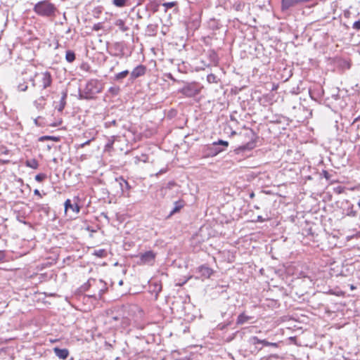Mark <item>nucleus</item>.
I'll return each mask as SVG.
<instances>
[{
	"instance_id": "obj_30",
	"label": "nucleus",
	"mask_w": 360,
	"mask_h": 360,
	"mask_svg": "<svg viewBox=\"0 0 360 360\" xmlns=\"http://www.w3.org/2000/svg\"><path fill=\"white\" fill-rule=\"evenodd\" d=\"M93 140H94V138H93V139H90V140H88V141H86V142H84V143H82V144L79 146V147H81V148H84L85 146L90 144V143H91Z\"/></svg>"
},
{
	"instance_id": "obj_37",
	"label": "nucleus",
	"mask_w": 360,
	"mask_h": 360,
	"mask_svg": "<svg viewBox=\"0 0 360 360\" xmlns=\"http://www.w3.org/2000/svg\"><path fill=\"white\" fill-rule=\"evenodd\" d=\"M58 339H50V340H49V342H50L51 343H55V342H58Z\"/></svg>"
},
{
	"instance_id": "obj_5",
	"label": "nucleus",
	"mask_w": 360,
	"mask_h": 360,
	"mask_svg": "<svg viewBox=\"0 0 360 360\" xmlns=\"http://www.w3.org/2000/svg\"><path fill=\"white\" fill-rule=\"evenodd\" d=\"M139 264H150L152 265L155 259L156 253L153 250L146 251L139 255Z\"/></svg>"
},
{
	"instance_id": "obj_18",
	"label": "nucleus",
	"mask_w": 360,
	"mask_h": 360,
	"mask_svg": "<svg viewBox=\"0 0 360 360\" xmlns=\"http://www.w3.org/2000/svg\"><path fill=\"white\" fill-rule=\"evenodd\" d=\"M94 255L99 258H103L107 256V252L104 249H100L98 250H95Z\"/></svg>"
},
{
	"instance_id": "obj_31",
	"label": "nucleus",
	"mask_w": 360,
	"mask_h": 360,
	"mask_svg": "<svg viewBox=\"0 0 360 360\" xmlns=\"http://www.w3.org/2000/svg\"><path fill=\"white\" fill-rule=\"evenodd\" d=\"M5 253L4 251H1L0 250V262L4 261V258H5Z\"/></svg>"
},
{
	"instance_id": "obj_3",
	"label": "nucleus",
	"mask_w": 360,
	"mask_h": 360,
	"mask_svg": "<svg viewBox=\"0 0 360 360\" xmlns=\"http://www.w3.org/2000/svg\"><path fill=\"white\" fill-rule=\"evenodd\" d=\"M32 82L33 86L40 90H44L51 86L53 78L51 72L49 71H43L36 72Z\"/></svg>"
},
{
	"instance_id": "obj_4",
	"label": "nucleus",
	"mask_w": 360,
	"mask_h": 360,
	"mask_svg": "<svg viewBox=\"0 0 360 360\" xmlns=\"http://www.w3.org/2000/svg\"><path fill=\"white\" fill-rule=\"evenodd\" d=\"M202 89L203 86L200 83L193 82L186 84L179 91L186 97H194L199 94Z\"/></svg>"
},
{
	"instance_id": "obj_44",
	"label": "nucleus",
	"mask_w": 360,
	"mask_h": 360,
	"mask_svg": "<svg viewBox=\"0 0 360 360\" xmlns=\"http://www.w3.org/2000/svg\"><path fill=\"white\" fill-rule=\"evenodd\" d=\"M221 150H219V151L216 152V153H215V154H218V153H219V152H221Z\"/></svg>"
},
{
	"instance_id": "obj_28",
	"label": "nucleus",
	"mask_w": 360,
	"mask_h": 360,
	"mask_svg": "<svg viewBox=\"0 0 360 360\" xmlns=\"http://www.w3.org/2000/svg\"><path fill=\"white\" fill-rule=\"evenodd\" d=\"M261 341L262 340L259 339L256 336H254V337H252L251 338V342L253 344V345H257V344H261Z\"/></svg>"
},
{
	"instance_id": "obj_22",
	"label": "nucleus",
	"mask_w": 360,
	"mask_h": 360,
	"mask_svg": "<svg viewBox=\"0 0 360 360\" xmlns=\"http://www.w3.org/2000/svg\"><path fill=\"white\" fill-rule=\"evenodd\" d=\"M27 84L25 81H23L22 83H19L18 85V89L20 91H25L27 89Z\"/></svg>"
},
{
	"instance_id": "obj_38",
	"label": "nucleus",
	"mask_w": 360,
	"mask_h": 360,
	"mask_svg": "<svg viewBox=\"0 0 360 360\" xmlns=\"http://www.w3.org/2000/svg\"><path fill=\"white\" fill-rule=\"evenodd\" d=\"M94 83H96V81H91L88 83L87 86L92 85Z\"/></svg>"
},
{
	"instance_id": "obj_35",
	"label": "nucleus",
	"mask_w": 360,
	"mask_h": 360,
	"mask_svg": "<svg viewBox=\"0 0 360 360\" xmlns=\"http://www.w3.org/2000/svg\"><path fill=\"white\" fill-rule=\"evenodd\" d=\"M278 88V84H275L273 85V87H272V91H276Z\"/></svg>"
},
{
	"instance_id": "obj_19",
	"label": "nucleus",
	"mask_w": 360,
	"mask_h": 360,
	"mask_svg": "<svg viewBox=\"0 0 360 360\" xmlns=\"http://www.w3.org/2000/svg\"><path fill=\"white\" fill-rule=\"evenodd\" d=\"M114 141L110 140L105 146L104 151L110 153L113 150Z\"/></svg>"
},
{
	"instance_id": "obj_20",
	"label": "nucleus",
	"mask_w": 360,
	"mask_h": 360,
	"mask_svg": "<svg viewBox=\"0 0 360 360\" xmlns=\"http://www.w3.org/2000/svg\"><path fill=\"white\" fill-rule=\"evenodd\" d=\"M127 0H112L113 4L117 7H124L127 5Z\"/></svg>"
},
{
	"instance_id": "obj_15",
	"label": "nucleus",
	"mask_w": 360,
	"mask_h": 360,
	"mask_svg": "<svg viewBox=\"0 0 360 360\" xmlns=\"http://www.w3.org/2000/svg\"><path fill=\"white\" fill-rule=\"evenodd\" d=\"M131 325V320L129 317H122L121 319V327L123 329L128 328Z\"/></svg>"
},
{
	"instance_id": "obj_2",
	"label": "nucleus",
	"mask_w": 360,
	"mask_h": 360,
	"mask_svg": "<svg viewBox=\"0 0 360 360\" xmlns=\"http://www.w3.org/2000/svg\"><path fill=\"white\" fill-rule=\"evenodd\" d=\"M33 11L39 16L50 18L56 15L57 8L49 0H41L34 6Z\"/></svg>"
},
{
	"instance_id": "obj_8",
	"label": "nucleus",
	"mask_w": 360,
	"mask_h": 360,
	"mask_svg": "<svg viewBox=\"0 0 360 360\" xmlns=\"http://www.w3.org/2000/svg\"><path fill=\"white\" fill-rule=\"evenodd\" d=\"M198 271L201 275L207 278H209L214 273V271L206 265H201L198 267Z\"/></svg>"
},
{
	"instance_id": "obj_24",
	"label": "nucleus",
	"mask_w": 360,
	"mask_h": 360,
	"mask_svg": "<svg viewBox=\"0 0 360 360\" xmlns=\"http://www.w3.org/2000/svg\"><path fill=\"white\" fill-rule=\"evenodd\" d=\"M176 5V1L167 2V3L162 4V6H164L166 8V10L174 7Z\"/></svg>"
},
{
	"instance_id": "obj_13",
	"label": "nucleus",
	"mask_w": 360,
	"mask_h": 360,
	"mask_svg": "<svg viewBox=\"0 0 360 360\" xmlns=\"http://www.w3.org/2000/svg\"><path fill=\"white\" fill-rule=\"evenodd\" d=\"M25 164L27 167L34 169H37L39 167V162L34 158L26 160Z\"/></svg>"
},
{
	"instance_id": "obj_23",
	"label": "nucleus",
	"mask_w": 360,
	"mask_h": 360,
	"mask_svg": "<svg viewBox=\"0 0 360 360\" xmlns=\"http://www.w3.org/2000/svg\"><path fill=\"white\" fill-rule=\"evenodd\" d=\"M65 98H66V94H65L61 100H60V106L59 108H58V111L61 112L63 111V110L64 109L65 106V104H66V101H65Z\"/></svg>"
},
{
	"instance_id": "obj_32",
	"label": "nucleus",
	"mask_w": 360,
	"mask_h": 360,
	"mask_svg": "<svg viewBox=\"0 0 360 360\" xmlns=\"http://www.w3.org/2000/svg\"><path fill=\"white\" fill-rule=\"evenodd\" d=\"M261 344H262L264 346H269L270 345V342H268L266 340H262Z\"/></svg>"
},
{
	"instance_id": "obj_14",
	"label": "nucleus",
	"mask_w": 360,
	"mask_h": 360,
	"mask_svg": "<svg viewBox=\"0 0 360 360\" xmlns=\"http://www.w3.org/2000/svg\"><path fill=\"white\" fill-rule=\"evenodd\" d=\"M115 24L122 32H126L128 30V27L125 25L124 20H123L122 19L117 20L116 22H115Z\"/></svg>"
},
{
	"instance_id": "obj_33",
	"label": "nucleus",
	"mask_w": 360,
	"mask_h": 360,
	"mask_svg": "<svg viewBox=\"0 0 360 360\" xmlns=\"http://www.w3.org/2000/svg\"><path fill=\"white\" fill-rule=\"evenodd\" d=\"M34 193L35 195H38L39 198H42V195H41V194L40 193V192H39V191L38 189H35V190L34 191Z\"/></svg>"
},
{
	"instance_id": "obj_40",
	"label": "nucleus",
	"mask_w": 360,
	"mask_h": 360,
	"mask_svg": "<svg viewBox=\"0 0 360 360\" xmlns=\"http://www.w3.org/2000/svg\"><path fill=\"white\" fill-rule=\"evenodd\" d=\"M8 162H9L8 160L3 161V160H0V163H2V164L8 163Z\"/></svg>"
},
{
	"instance_id": "obj_6",
	"label": "nucleus",
	"mask_w": 360,
	"mask_h": 360,
	"mask_svg": "<svg viewBox=\"0 0 360 360\" xmlns=\"http://www.w3.org/2000/svg\"><path fill=\"white\" fill-rule=\"evenodd\" d=\"M146 67L143 65H139L135 67L131 72L130 76L132 79L143 76L146 72Z\"/></svg>"
},
{
	"instance_id": "obj_42",
	"label": "nucleus",
	"mask_w": 360,
	"mask_h": 360,
	"mask_svg": "<svg viewBox=\"0 0 360 360\" xmlns=\"http://www.w3.org/2000/svg\"><path fill=\"white\" fill-rule=\"evenodd\" d=\"M124 183H125L126 186H127V187H129V183H128L127 181H125V180H124Z\"/></svg>"
},
{
	"instance_id": "obj_25",
	"label": "nucleus",
	"mask_w": 360,
	"mask_h": 360,
	"mask_svg": "<svg viewBox=\"0 0 360 360\" xmlns=\"http://www.w3.org/2000/svg\"><path fill=\"white\" fill-rule=\"evenodd\" d=\"M217 77L214 74H210L207 77V80L209 83H216L217 82Z\"/></svg>"
},
{
	"instance_id": "obj_1",
	"label": "nucleus",
	"mask_w": 360,
	"mask_h": 360,
	"mask_svg": "<svg viewBox=\"0 0 360 360\" xmlns=\"http://www.w3.org/2000/svg\"><path fill=\"white\" fill-rule=\"evenodd\" d=\"M238 138L240 145L236 149L238 153L252 150L257 146L258 136L250 128L245 127L238 133Z\"/></svg>"
},
{
	"instance_id": "obj_36",
	"label": "nucleus",
	"mask_w": 360,
	"mask_h": 360,
	"mask_svg": "<svg viewBox=\"0 0 360 360\" xmlns=\"http://www.w3.org/2000/svg\"><path fill=\"white\" fill-rule=\"evenodd\" d=\"M264 221V219L262 218V216H258V217H257V221H261V222H262V221Z\"/></svg>"
},
{
	"instance_id": "obj_39",
	"label": "nucleus",
	"mask_w": 360,
	"mask_h": 360,
	"mask_svg": "<svg viewBox=\"0 0 360 360\" xmlns=\"http://www.w3.org/2000/svg\"><path fill=\"white\" fill-rule=\"evenodd\" d=\"M290 340L293 342H295L296 341V337H290Z\"/></svg>"
},
{
	"instance_id": "obj_26",
	"label": "nucleus",
	"mask_w": 360,
	"mask_h": 360,
	"mask_svg": "<svg viewBox=\"0 0 360 360\" xmlns=\"http://www.w3.org/2000/svg\"><path fill=\"white\" fill-rule=\"evenodd\" d=\"M103 27L102 22H98L96 24H94L93 26V30L95 31H98L100 30H102Z\"/></svg>"
},
{
	"instance_id": "obj_34",
	"label": "nucleus",
	"mask_w": 360,
	"mask_h": 360,
	"mask_svg": "<svg viewBox=\"0 0 360 360\" xmlns=\"http://www.w3.org/2000/svg\"><path fill=\"white\" fill-rule=\"evenodd\" d=\"M269 346H271V347L277 348V347H279V344L278 342H270V345Z\"/></svg>"
},
{
	"instance_id": "obj_11",
	"label": "nucleus",
	"mask_w": 360,
	"mask_h": 360,
	"mask_svg": "<svg viewBox=\"0 0 360 360\" xmlns=\"http://www.w3.org/2000/svg\"><path fill=\"white\" fill-rule=\"evenodd\" d=\"M351 67V59L350 58H341L339 59V69L348 70Z\"/></svg>"
},
{
	"instance_id": "obj_29",
	"label": "nucleus",
	"mask_w": 360,
	"mask_h": 360,
	"mask_svg": "<svg viewBox=\"0 0 360 360\" xmlns=\"http://www.w3.org/2000/svg\"><path fill=\"white\" fill-rule=\"evenodd\" d=\"M352 28L356 30H360V20L354 22Z\"/></svg>"
},
{
	"instance_id": "obj_41",
	"label": "nucleus",
	"mask_w": 360,
	"mask_h": 360,
	"mask_svg": "<svg viewBox=\"0 0 360 360\" xmlns=\"http://www.w3.org/2000/svg\"><path fill=\"white\" fill-rule=\"evenodd\" d=\"M46 139L53 140V138H52L51 136H46Z\"/></svg>"
},
{
	"instance_id": "obj_21",
	"label": "nucleus",
	"mask_w": 360,
	"mask_h": 360,
	"mask_svg": "<svg viewBox=\"0 0 360 360\" xmlns=\"http://www.w3.org/2000/svg\"><path fill=\"white\" fill-rule=\"evenodd\" d=\"M34 179L38 182H42L46 179V174L44 173L38 174L35 176Z\"/></svg>"
},
{
	"instance_id": "obj_7",
	"label": "nucleus",
	"mask_w": 360,
	"mask_h": 360,
	"mask_svg": "<svg viewBox=\"0 0 360 360\" xmlns=\"http://www.w3.org/2000/svg\"><path fill=\"white\" fill-rule=\"evenodd\" d=\"M186 205V202L183 199H179V200L174 202V207L173 210L170 212L169 217L174 215L176 213H178L181 211L182 208H184Z\"/></svg>"
},
{
	"instance_id": "obj_43",
	"label": "nucleus",
	"mask_w": 360,
	"mask_h": 360,
	"mask_svg": "<svg viewBox=\"0 0 360 360\" xmlns=\"http://www.w3.org/2000/svg\"><path fill=\"white\" fill-rule=\"evenodd\" d=\"M113 319H115V320H117V319H118V318L115 316V317H113Z\"/></svg>"
},
{
	"instance_id": "obj_17",
	"label": "nucleus",
	"mask_w": 360,
	"mask_h": 360,
	"mask_svg": "<svg viewBox=\"0 0 360 360\" xmlns=\"http://www.w3.org/2000/svg\"><path fill=\"white\" fill-rule=\"evenodd\" d=\"M65 59L69 63H72L75 60V54L72 51H66Z\"/></svg>"
},
{
	"instance_id": "obj_27",
	"label": "nucleus",
	"mask_w": 360,
	"mask_h": 360,
	"mask_svg": "<svg viewBox=\"0 0 360 360\" xmlns=\"http://www.w3.org/2000/svg\"><path fill=\"white\" fill-rule=\"evenodd\" d=\"M213 144L214 145H222V146H226V147H227L229 146L228 141H223V140H219L217 142H214Z\"/></svg>"
},
{
	"instance_id": "obj_9",
	"label": "nucleus",
	"mask_w": 360,
	"mask_h": 360,
	"mask_svg": "<svg viewBox=\"0 0 360 360\" xmlns=\"http://www.w3.org/2000/svg\"><path fill=\"white\" fill-rule=\"evenodd\" d=\"M55 354L60 359L65 360L69 356V351L68 349H60L58 347L53 348Z\"/></svg>"
},
{
	"instance_id": "obj_10",
	"label": "nucleus",
	"mask_w": 360,
	"mask_h": 360,
	"mask_svg": "<svg viewBox=\"0 0 360 360\" xmlns=\"http://www.w3.org/2000/svg\"><path fill=\"white\" fill-rule=\"evenodd\" d=\"M69 209L72 210L75 213H79L80 207L78 204H72L70 199H67L65 202V212H66Z\"/></svg>"
},
{
	"instance_id": "obj_16",
	"label": "nucleus",
	"mask_w": 360,
	"mask_h": 360,
	"mask_svg": "<svg viewBox=\"0 0 360 360\" xmlns=\"http://www.w3.org/2000/svg\"><path fill=\"white\" fill-rule=\"evenodd\" d=\"M129 74V71L127 70L120 72L115 75V79L117 81H120L125 78Z\"/></svg>"
},
{
	"instance_id": "obj_12",
	"label": "nucleus",
	"mask_w": 360,
	"mask_h": 360,
	"mask_svg": "<svg viewBox=\"0 0 360 360\" xmlns=\"http://www.w3.org/2000/svg\"><path fill=\"white\" fill-rule=\"evenodd\" d=\"M251 319L250 316L245 314V312L241 313L238 315L237 320H236V324L237 325H243L247 321H248Z\"/></svg>"
}]
</instances>
